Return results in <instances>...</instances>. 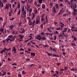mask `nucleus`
<instances>
[{
    "instance_id": "7c9ffc66",
    "label": "nucleus",
    "mask_w": 77,
    "mask_h": 77,
    "mask_svg": "<svg viewBox=\"0 0 77 77\" xmlns=\"http://www.w3.org/2000/svg\"><path fill=\"white\" fill-rule=\"evenodd\" d=\"M40 37H41V35L39 34L37 35V37H35V38L37 39V38H40Z\"/></svg>"
},
{
    "instance_id": "f257e3e1",
    "label": "nucleus",
    "mask_w": 77,
    "mask_h": 77,
    "mask_svg": "<svg viewBox=\"0 0 77 77\" xmlns=\"http://www.w3.org/2000/svg\"><path fill=\"white\" fill-rule=\"evenodd\" d=\"M6 74V72H3V70H2L0 72V77H1V75H2V76H4V75H5Z\"/></svg>"
},
{
    "instance_id": "c9c22d12",
    "label": "nucleus",
    "mask_w": 77,
    "mask_h": 77,
    "mask_svg": "<svg viewBox=\"0 0 77 77\" xmlns=\"http://www.w3.org/2000/svg\"><path fill=\"white\" fill-rule=\"evenodd\" d=\"M15 19V17H12V19H10V21H13Z\"/></svg>"
},
{
    "instance_id": "de8ad7c7",
    "label": "nucleus",
    "mask_w": 77,
    "mask_h": 77,
    "mask_svg": "<svg viewBox=\"0 0 77 77\" xmlns=\"http://www.w3.org/2000/svg\"><path fill=\"white\" fill-rule=\"evenodd\" d=\"M46 53H47V54L49 56H50V53H48L47 52H46Z\"/></svg>"
},
{
    "instance_id": "473e14b6",
    "label": "nucleus",
    "mask_w": 77,
    "mask_h": 77,
    "mask_svg": "<svg viewBox=\"0 0 77 77\" xmlns=\"http://www.w3.org/2000/svg\"><path fill=\"white\" fill-rule=\"evenodd\" d=\"M20 4H18L17 5V8L18 9H19V8H20V7L21 6V5H20Z\"/></svg>"
},
{
    "instance_id": "338daca9",
    "label": "nucleus",
    "mask_w": 77,
    "mask_h": 77,
    "mask_svg": "<svg viewBox=\"0 0 77 77\" xmlns=\"http://www.w3.org/2000/svg\"><path fill=\"white\" fill-rule=\"evenodd\" d=\"M34 4L35 6H36L37 5V3L36 2H34Z\"/></svg>"
},
{
    "instance_id": "4d7b16f0",
    "label": "nucleus",
    "mask_w": 77,
    "mask_h": 77,
    "mask_svg": "<svg viewBox=\"0 0 77 77\" xmlns=\"http://www.w3.org/2000/svg\"><path fill=\"white\" fill-rule=\"evenodd\" d=\"M66 53H65V52H63V55L64 56H65V54H66Z\"/></svg>"
},
{
    "instance_id": "f03ea898",
    "label": "nucleus",
    "mask_w": 77,
    "mask_h": 77,
    "mask_svg": "<svg viewBox=\"0 0 77 77\" xmlns=\"http://www.w3.org/2000/svg\"><path fill=\"white\" fill-rule=\"evenodd\" d=\"M73 14L74 16H75L76 15V14L75 13H77V9H76L75 8H74L73 10Z\"/></svg>"
},
{
    "instance_id": "9d476101",
    "label": "nucleus",
    "mask_w": 77,
    "mask_h": 77,
    "mask_svg": "<svg viewBox=\"0 0 77 77\" xmlns=\"http://www.w3.org/2000/svg\"><path fill=\"white\" fill-rule=\"evenodd\" d=\"M31 57H33L35 56V53L31 52Z\"/></svg>"
},
{
    "instance_id": "58836bf2",
    "label": "nucleus",
    "mask_w": 77,
    "mask_h": 77,
    "mask_svg": "<svg viewBox=\"0 0 77 77\" xmlns=\"http://www.w3.org/2000/svg\"><path fill=\"white\" fill-rule=\"evenodd\" d=\"M32 24H33V22H31L29 24V25L32 26Z\"/></svg>"
},
{
    "instance_id": "f704fd0d",
    "label": "nucleus",
    "mask_w": 77,
    "mask_h": 77,
    "mask_svg": "<svg viewBox=\"0 0 77 77\" xmlns=\"http://www.w3.org/2000/svg\"><path fill=\"white\" fill-rule=\"evenodd\" d=\"M41 34L43 36H44V35H45V33L44 32H42L41 33Z\"/></svg>"
},
{
    "instance_id": "2eb2a0df",
    "label": "nucleus",
    "mask_w": 77,
    "mask_h": 77,
    "mask_svg": "<svg viewBox=\"0 0 77 77\" xmlns=\"http://www.w3.org/2000/svg\"><path fill=\"white\" fill-rule=\"evenodd\" d=\"M58 36H59V39H60V38H63V36H62V34L59 35Z\"/></svg>"
},
{
    "instance_id": "09e8293b",
    "label": "nucleus",
    "mask_w": 77,
    "mask_h": 77,
    "mask_svg": "<svg viewBox=\"0 0 77 77\" xmlns=\"http://www.w3.org/2000/svg\"><path fill=\"white\" fill-rule=\"evenodd\" d=\"M25 1H22L21 2V3H23V4H24V3H25Z\"/></svg>"
},
{
    "instance_id": "603ef678",
    "label": "nucleus",
    "mask_w": 77,
    "mask_h": 77,
    "mask_svg": "<svg viewBox=\"0 0 77 77\" xmlns=\"http://www.w3.org/2000/svg\"><path fill=\"white\" fill-rule=\"evenodd\" d=\"M52 50L54 51H55V52H56V51H57L56 50V49L54 48H53L52 49Z\"/></svg>"
},
{
    "instance_id": "dca6fc26",
    "label": "nucleus",
    "mask_w": 77,
    "mask_h": 77,
    "mask_svg": "<svg viewBox=\"0 0 77 77\" xmlns=\"http://www.w3.org/2000/svg\"><path fill=\"white\" fill-rule=\"evenodd\" d=\"M42 41H44V40H46V39L47 38L45 37V36L42 37Z\"/></svg>"
},
{
    "instance_id": "412c9836",
    "label": "nucleus",
    "mask_w": 77,
    "mask_h": 77,
    "mask_svg": "<svg viewBox=\"0 0 77 77\" xmlns=\"http://www.w3.org/2000/svg\"><path fill=\"white\" fill-rule=\"evenodd\" d=\"M45 20L44 19V18L42 17H41V21L42 22V21H44Z\"/></svg>"
},
{
    "instance_id": "052dcab7",
    "label": "nucleus",
    "mask_w": 77,
    "mask_h": 77,
    "mask_svg": "<svg viewBox=\"0 0 77 77\" xmlns=\"http://www.w3.org/2000/svg\"><path fill=\"white\" fill-rule=\"evenodd\" d=\"M6 22H5V23H4L3 26H5V25H6Z\"/></svg>"
},
{
    "instance_id": "4c0bfd02",
    "label": "nucleus",
    "mask_w": 77,
    "mask_h": 77,
    "mask_svg": "<svg viewBox=\"0 0 77 77\" xmlns=\"http://www.w3.org/2000/svg\"><path fill=\"white\" fill-rule=\"evenodd\" d=\"M37 13H38V10H35L34 11V13L35 14H37Z\"/></svg>"
},
{
    "instance_id": "79ce46f5",
    "label": "nucleus",
    "mask_w": 77,
    "mask_h": 77,
    "mask_svg": "<svg viewBox=\"0 0 77 77\" xmlns=\"http://www.w3.org/2000/svg\"><path fill=\"white\" fill-rule=\"evenodd\" d=\"M44 48H46V47H47V48H48V45H45L44 46Z\"/></svg>"
},
{
    "instance_id": "c85d7f7f",
    "label": "nucleus",
    "mask_w": 77,
    "mask_h": 77,
    "mask_svg": "<svg viewBox=\"0 0 77 77\" xmlns=\"http://www.w3.org/2000/svg\"><path fill=\"white\" fill-rule=\"evenodd\" d=\"M22 73V74H23V75H24V74H26V72H25V71H24V70H23Z\"/></svg>"
},
{
    "instance_id": "4468645a",
    "label": "nucleus",
    "mask_w": 77,
    "mask_h": 77,
    "mask_svg": "<svg viewBox=\"0 0 77 77\" xmlns=\"http://www.w3.org/2000/svg\"><path fill=\"white\" fill-rule=\"evenodd\" d=\"M1 4L2 5L1 6L3 8V6H4V5H3V3L1 1H0V7L1 6Z\"/></svg>"
},
{
    "instance_id": "6e6d98bb",
    "label": "nucleus",
    "mask_w": 77,
    "mask_h": 77,
    "mask_svg": "<svg viewBox=\"0 0 77 77\" xmlns=\"http://www.w3.org/2000/svg\"><path fill=\"white\" fill-rule=\"evenodd\" d=\"M60 63H57V65L58 66H59V65H60Z\"/></svg>"
},
{
    "instance_id": "20e7f679",
    "label": "nucleus",
    "mask_w": 77,
    "mask_h": 77,
    "mask_svg": "<svg viewBox=\"0 0 77 77\" xmlns=\"http://www.w3.org/2000/svg\"><path fill=\"white\" fill-rule=\"evenodd\" d=\"M12 51H14L13 52L14 53H17V49H16V48L15 47V46L13 47V49L12 50Z\"/></svg>"
},
{
    "instance_id": "e433bc0d",
    "label": "nucleus",
    "mask_w": 77,
    "mask_h": 77,
    "mask_svg": "<svg viewBox=\"0 0 77 77\" xmlns=\"http://www.w3.org/2000/svg\"><path fill=\"white\" fill-rule=\"evenodd\" d=\"M42 37H40V38H37V39H38V40H41H41H42Z\"/></svg>"
},
{
    "instance_id": "bf43d9fd",
    "label": "nucleus",
    "mask_w": 77,
    "mask_h": 77,
    "mask_svg": "<svg viewBox=\"0 0 77 77\" xmlns=\"http://www.w3.org/2000/svg\"><path fill=\"white\" fill-rule=\"evenodd\" d=\"M54 40H56V35H54Z\"/></svg>"
},
{
    "instance_id": "c03bdc74",
    "label": "nucleus",
    "mask_w": 77,
    "mask_h": 77,
    "mask_svg": "<svg viewBox=\"0 0 77 77\" xmlns=\"http://www.w3.org/2000/svg\"><path fill=\"white\" fill-rule=\"evenodd\" d=\"M68 30L67 32L68 33L71 32V30H70V29H69V28H68Z\"/></svg>"
},
{
    "instance_id": "ea45409f",
    "label": "nucleus",
    "mask_w": 77,
    "mask_h": 77,
    "mask_svg": "<svg viewBox=\"0 0 77 77\" xmlns=\"http://www.w3.org/2000/svg\"><path fill=\"white\" fill-rule=\"evenodd\" d=\"M6 42H8V41H10V38H8L6 39Z\"/></svg>"
},
{
    "instance_id": "864d4df0",
    "label": "nucleus",
    "mask_w": 77,
    "mask_h": 77,
    "mask_svg": "<svg viewBox=\"0 0 77 77\" xmlns=\"http://www.w3.org/2000/svg\"><path fill=\"white\" fill-rule=\"evenodd\" d=\"M11 12H9V17H11Z\"/></svg>"
},
{
    "instance_id": "6e6552de",
    "label": "nucleus",
    "mask_w": 77,
    "mask_h": 77,
    "mask_svg": "<svg viewBox=\"0 0 77 77\" xmlns=\"http://www.w3.org/2000/svg\"><path fill=\"white\" fill-rule=\"evenodd\" d=\"M22 13L23 15H24L25 17H26V11H24Z\"/></svg>"
},
{
    "instance_id": "b1692460",
    "label": "nucleus",
    "mask_w": 77,
    "mask_h": 77,
    "mask_svg": "<svg viewBox=\"0 0 77 77\" xmlns=\"http://www.w3.org/2000/svg\"><path fill=\"white\" fill-rule=\"evenodd\" d=\"M53 4L52 2H51L50 4H49V6H50L51 8L52 7H53Z\"/></svg>"
},
{
    "instance_id": "3c124183",
    "label": "nucleus",
    "mask_w": 77,
    "mask_h": 77,
    "mask_svg": "<svg viewBox=\"0 0 77 77\" xmlns=\"http://www.w3.org/2000/svg\"><path fill=\"white\" fill-rule=\"evenodd\" d=\"M3 21V17H0V21Z\"/></svg>"
},
{
    "instance_id": "a19ab883",
    "label": "nucleus",
    "mask_w": 77,
    "mask_h": 77,
    "mask_svg": "<svg viewBox=\"0 0 77 77\" xmlns=\"http://www.w3.org/2000/svg\"><path fill=\"white\" fill-rule=\"evenodd\" d=\"M21 24H22V22H20V23H19L18 26H21Z\"/></svg>"
},
{
    "instance_id": "6ab92c4d",
    "label": "nucleus",
    "mask_w": 77,
    "mask_h": 77,
    "mask_svg": "<svg viewBox=\"0 0 77 77\" xmlns=\"http://www.w3.org/2000/svg\"><path fill=\"white\" fill-rule=\"evenodd\" d=\"M60 26H61V27H63L64 26V24L61 22H60Z\"/></svg>"
},
{
    "instance_id": "39448f33",
    "label": "nucleus",
    "mask_w": 77,
    "mask_h": 77,
    "mask_svg": "<svg viewBox=\"0 0 77 77\" xmlns=\"http://www.w3.org/2000/svg\"><path fill=\"white\" fill-rule=\"evenodd\" d=\"M12 34L16 35H18V32L17 31H14L12 32Z\"/></svg>"
},
{
    "instance_id": "49530a36",
    "label": "nucleus",
    "mask_w": 77,
    "mask_h": 77,
    "mask_svg": "<svg viewBox=\"0 0 77 77\" xmlns=\"http://www.w3.org/2000/svg\"><path fill=\"white\" fill-rule=\"evenodd\" d=\"M56 8L59 9V5H58V4H57L56 5Z\"/></svg>"
},
{
    "instance_id": "9b49d317",
    "label": "nucleus",
    "mask_w": 77,
    "mask_h": 77,
    "mask_svg": "<svg viewBox=\"0 0 77 77\" xmlns=\"http://www.w3.org/2000/svg\"><path fill=\"white\" fill-rule=\"evenodd\" d=\"M68 29V28H65L62 31V33H65V32H66V31H67V29Z\"/></svg>"
},
{
    "instance_id": "72a5a7b5",
    "label": "nucleus",
    "mask_w": 77,
    "mask_h": 77,
    "mask_svg": "<svg viewBox=\"0 0 77 77\" xmlns=\"http://www.w3.org/2000/svg\"><path fill=\"white\" fill-rule=\"evenodd\" d=\"M42 0H38V2H39V3L41 4L42 3Z\"/></svg>"
},
{
    "instance_id": "37998d69",
    "label": "nucleus",
    "mask_w": 77,
    "mask_h": 77,
    "mask_svg": "<svg viewBox=\"0 0 77 77\" xmlns=\"http://www.w3.org/2000/svg\"><path fill=\"white\" fill-rule=\"evenodd\" d=\"M74 8H75L76 9L77 8V5H76V4L75 3H74Z\"/></svg>"
},
{
    "instance_id": "aec40b11",
    "label": "nucleus",
    "mask_w": 77,
    "mask_h": 77,
    "mask_svg": "<svg viewBox=\"0 0 77 77\" xmlns=\"http://www.w3.org/2000/svg\"><path fill=\"white\" fill-rule=\"evenodd\" d=\"M5 51H10V50H11V48H10L9 49H8L7 48H5Z\"/></svg>"
},
{
    "instance_id": "5fc2aeb1",
    "label": "nucleus",
    "mask_w": 77,
    "mask_h": 77,
    "mask_svg": "<svg viewBox=\"0 0 77 77\" xmlns=\"http://www.w3.org/2000/svg\"><path fill=\"white\" fill-rule=\"evenodd\" d=\"M73 0L74 2H76L77 1V0H71L70 2H73Z\"/></svg>"
},
{
    "instance_id": "a878e982",
    "label": "nucleus",
    "mask_w": 77,
    "mask_h": 77,
    "mask_svg": "<svg viewBox=\"0 0 77 77\" xmlns=\"http://www.w3.org/2000/svg\"><path fill=\"white\" fill-rule=\"evenodd\" d=\"M24 6H23V8L21 10V11L22 12H24Z\"/></svg>"
},
{
    "instance_id": "8fccbe9b",
    "label": "nucleus",
    "mask_w": 77,
    "mask_h": 77,
    "mask_svg": "<svg viewBox=\"0 0 77 77\" xmlns=\"http://www.w3.org/2000/svg\"><path fill=\"white\" fill-rule=\"evenodd\" d=\"M7 59L9 61H11V59L9 58V57H8Z\"/></svg>"
},
{
    "instance_id": "e2e57ef3",
    "label": "nucleus",
    "mask_w": 77,
    "mask_h": 77,
    "mask_svg": "<svg viewBox=\"0 0 77 77\" xmlns=\"http://www.w3.org/2000/svg\"><path fill=\"white\" fill-rule=\"evenodd\" d=\"M30 58H29V59H26V61H28L29 60H30Z\"/></svg>"
},
{
    "instance_id": "ddd939ff",
    "label": "nucleus",
    "mask_w": 77,
    "mask_h": 77,
    "mask_svg": "<svg viewBox=\"0 0 77 77\" xmlns=\"http://www.w3.org/2000/svg\"><path fill=\"white\" fill-rule=\"evenodd\" d=\"M53 12L54 14H56L57 12L56 11V9H55V8H53Z\"/></svg>"
},
{
    "instance_id": "0e129e2a",
    "label": "nucleus",
    "mask_w": 77,
    "mask_h": 77,
    "mask_svg": "<svg viewBox=\"0 0 77 77\" xmlns=\"http://www.w3.org/2000/svg\"><path fill=\"white\" fill-rule=\"evenodd\" d=\"M17 65V64L16 63H14L13 64H12V65Z\"/></svg>"
},
{
    "instance_id": "f8f14e48",
    "label": "nucleus",
    "mask_w": 77,
    "mask_h": 77,
    "mask_svg": "<svg viewBox=\"0 0 77 77\" xmlns=\"http://www.w3.org/2000/svg\"><path fill=\"white\" fill-rule=\"evenodd\" d=\"M25 29H23V30L21 31H20L19 32L20 33H24V32H25Z\"/></svg>"
},
{
    "instance_id": "cd10ccee",
    "label": "nucleus",
    "mask_w": 77,
    "mask_h": 77,
    "mask_svg": "<svg viewBox=\"0 0 77 77\" xmlns=\"http://www.w3.org/2000/svg\"><path fill=\"white\" fill-rule=\"evenodd\" d=\"M42 9H44L45 8V4H42Z\"/></svg>"
},
{
    "instance_id": "69168bd1",
    "label": "nucleus",
    "mask_w": 77,
    "mask_h": 77,
    "mask_svg": "<svg viewBox=\"0 0 77 77\" xmlns=\"http://www.w3.org/2000/svg\"><path fill=\"white\" fill-rule=\"evenodd\" d=\"M55 32L54 33H56L57 34V33H58V32L57 31H55Z\"/></svg>"
},
{
    "instance_id": "1a4fd4ad",
    "label": "nucleus",
    "mask_w": 77,
    "mask_h": 77,
    "mask_svg": "<svg viewBox=\"0 0 77 77\" xmlns=\"http://www.w3.org/2000/svg\"><path fill=\"white\" fill-rule=\"evenodd\" d=\"M5 9L8 10L9 9V5H6L5 7Z\"/></svg>"
},
{
    "instance_id": "bb28decb",
    "label": "nucleus",
    "mask_w": 77,
    "mask_h": 77,
    "mask_svg": "<svg viewBox=\"0 0 77 77\" xmlns=\"http://www.w3.org/2000/svg\"><path fill=\"white\" fill-rule=\"evenodd\" d=\"M4 31V29L3 28H1L0 29V31L1 32H3V31Z\"/></svg>"
},
{
    "instance_id": "0eeeda50",
    "label": "nucleus",
    "mask_w": 77,
    "mask_h": 77,
    "mask_svg": "<svg viewBox=\"0 0 77 77\" xmlns=\"http://www.w3.org/2000/svg\"><path fill=\"white\" fill-rule=\"evenodd\" d=\"M10 29H11V30H12V29L14 27V26L13 25H11L10 26H8Z\"/></svg>"
},
{
    "instance_id": "680f3d73",
    "label": "nucleus",
    "mask_w": 77,
    "mask_h": 77,
    "mask_svg": "<svg viewBox=\"0 0 77 77\" xmlns=\"http://www.w3.org/2000/svg\"><path fill=\"white\" fill-rule=\"evenodd\" d=\"M56 75H58V74H59V72L58 71H56Z\"/></svg>"
},
{
    "instance_id": "7ed1b4c3",
    "label": "nucleus",
    "mask_w": 77,
    "mask_h": 77,
    "mask_svg": "<svg viewBox=\"0 0 77 77\" xmlns=\"http://www.w3.org/2000/svg\"><path fill=\"white\" fill-rule=\"evenodd\" d=\"M17 36H16V35H14V36L13 38H12L10 39V42H12V41H14V40H15V39L16 38V37Z\"/></svg>"
},
{
    "instance_id": "4be33fe9",
    "label": "nucleus",
    "mask_w": 77,
    "mask_h": 77,
    "mask_svg": "<svg viewBox=\"0 0 77 77\" xmlns=\"http://www.w3.org/2000/svg\"><path fill=\"white\" fill-rule=\"evenodd\" d=\"M19 36L20 37V39H23L24 38V36L22 35H19Z\"/></svg>"
},
{
    "instance_id": "a211bd4d",
    "label": "nucleus",
    "mask_w": 77,
    "mask_h": 77,
    "mask_svg": "<svg viewBox=\"0 0 77 77\" xmlns=\"http://www.w3.org/2000/svg\"><path fill=\"white\" fill-rule=\"evenodd\" d=\"M39 21H40V19H37L36 21V24H38L39 23Z\"/></svg>"
},
{
    "instance_id": "f3484780",
    "label": "nucleus",
    "mask_w": 77,
    "mask_h": 77,
    "mask_svg": "<svg viewBox=\"0 0 77 77\" xmlns=\"http://www.w3.org/2000/svg\"><path fill=\"white\" fill-rule=\"evenodd\" d=\"M52 55H53L52 56H53V57H59V56L58 55H57L55 54H52Z\"/></svg>"
},
{
    "instance_id": "2f4dec72",
    "label": "nucleus",
    "mask_w": 77,
    "mask_h": 77,
    "mask_svg": "<svg viewBox=\"0 0 77 77\" xmlns=\"http://www.w3.org/2000/svg\"><path fill=\"white\" fill-rule=\"evenodd\" d=\"M2 2H3L4 4H5V3H6L7 2V0H3Z\"/></svg>"
},
{
    "instance_id": "13d9d810",
    "label": "nucleus",
    "mask_w": 77,
    "mask_h": 77,
    "mask_svg": "<svg viewBox=\"0 0 77 77\" xmlns=\"http://www.w3.org/2000/svg\"><path fill=\"white\" fill-rule=\"evenodd\" d=\"M63 6V4H60L59 5V6H60L61 7L62 6Z\"/></svg>"
},
{
    "instance_id": "5701e85b",
    "label": "nucleus",
    "mask_w": 77,
    "mask_h": 77,
    "mask_svg": "<svg viewBox=\"0 0 77 77\" xmlns=\"http://www.w3.org/2000/svg\"><path fill=\"white\" fill-rule=\"evenodd\" d=\"M32 15H33V17H32L31 18L32 20H33V18H34L35 17V14H34V13H33L32 14Z\"/></svg>"
},
{
    "instance_id": "393cba45",
    "label": "nucleus",
    "mask_w": 77,
    "mask_h": 77,
    "mask_svg": "<svg viewBox=\"0 0 77 77\" xmlns=\"http://www.w3.org/2000/svg\"><path fill=\"white\" fill-rule=\"evenodd\" d=\"M64 71H67V70H68V68L67 66H65L64 67Z\"/></svg>"
},
{
    "instance_id": "a18cd8bd",
    "label": "nucleus",
    "mask_w": 77,
    "mask_h": 77,
    "mask_svg": "<svg viewBox=\"0 0 77 77\" xmlns=\"http://www.w3.org/2000/svg\"><path fill=\"white\" fill-rule=\"evenodd\" d=\"M27 45H28V46H30L31 45V44H30V43L29 42L27 44Z\"/></svg>"
},
{
    "instance_id": "423d86ee",
    "label": "nucleus",
    "mask_w": 77,
    "mask_h": 77,
    "mask_svg": "<svg viewBox=\"0 0 77 77\" xmlns=\"http://www.w3.org/2000/svg\"><path fill=\"white\" fill-rule=\"evenodd\" d=\"M8 38H9V39H12L13 38H14V36H13V35H9L8 37Z\"/></svg>"
},
{
    "instance_id": "774afa93",
    "label": "nucleus",
    "mask_w": 77,
    "mask_h": 77,
    "mask_svg": "<svg viewBox=\"0 0 77 77\" xmlns=\"http://www.w3.org/2000/svg\"><path fill=\"white\" fill-rule=\"evenodd\" d=\"M57 75L55 73L53 75V76H54V77H55L56 75Z\"/></svg>"
},
{
    "instance_id": "c756f323",
    "label": "nucleus",
    "mask_w": 77,
    "mask_h": 77,
    "mask_svg": "<svg viewBox=\"0 0 77 77\" xmlns=\"http://www.w3.org/2000/svg\"><path fill=\"white\" fill-rule=\"evenodd\" d=\"M21 13V10H19L18 12L17 13V14L18 15H20V14Z\"/></svg>"
}]
</instances>
